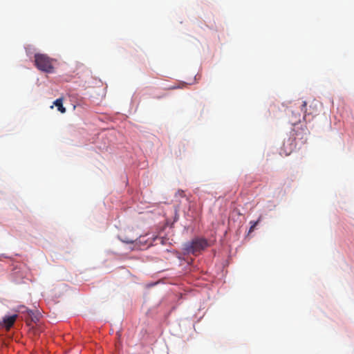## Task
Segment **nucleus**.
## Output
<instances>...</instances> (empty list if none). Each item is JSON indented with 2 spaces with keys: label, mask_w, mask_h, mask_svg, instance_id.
Returning <instances> with one entry per match:
<instances>
[{
  "label": "nucleus",
  "mask_w": 354,
  "mask_h": 354,
  "mask_svg": "<svg viewBox=\"0 0 354 354\" xmlns=\"http://www.w3.org/2000/svg\"><path fill=\"white\" fill-rule=\"evenodd\" d=\"M259 221H250L251 226L255 227L258 224Z\"/></svg>",
  "instance_id": "nucleus-9"
},
{
  "label": "nucleus",
  "mask_w": 354,
  "mask_h": 354,
  "mask_svg": "<svg viewBox=\"0 0 354 354\" xmlns=\"http://www.w3.org/2000/svg\"><path fill=\"white\" fill-rule=\"evenodd\" d=\"M255 227H252V226H250V228L249 230V233H251L254 230Z\"/></svg>",
  "instance_id": "nucleus-10"
},
{
  "label": "nucleus",
  "mask_w": 354,
  "mask_h": 354,
  "mask_svg": "<svg viewBox=\"0 0 354 354\" xmlns=\"http://www.w3.org/2000/svg\"><path fill=\"white\" fill-rule=\"evenodd\" d=\"M53 104L57 108L58 111L62 113H64L66 112V109L63 106V99L62 97L57 99Z\"/></svg>",
  "instance_id": "nucleus-4"
},
{
  "label": "nucleus",
  "mask_w": 354,
  "mask_h": 354,
  "mask_svg": "<svg viewBox=\"0 0 354 354\" xmlns=\"http://www.w3.org/2000/svg\"><path fill=\"white\" fill-rule=\"evenodd\" d=\"M54 60L45 54L35 55V64L37 68L44 72L51 73L54 71Z\"/></svg>",
  "instance_id": "nucleus-1"
},
{
  "label": "nucleus",
  "mask_w": 354,
  "mask_h": 354,
  "mask_svg": "<svg viewBox=\"0 0 354 354\" xmlns=\"http://www.w3.org/2000/svg\"><path fill=\"white\" fill-rule=\"evenodd\" d=\"M17 318V315H13L11 316H6L3 318L4 326L7 330H10V328L13 326Z\"/></svg>",
  "instance_id": "nucleus-3"
},
{
  "label": "nucleus",
  "mask_w": 354,
  "mask_h": 354,
  "mask_svg": "<svg viewBox=\"0 0 354 354\" xmlns=\"http://www.w3.org/2000/svg\"><path fill=\"white\" fill-rule=\"evenodd\" d=\"M207 241L204 239H195L185 244L184 250L187 254H197L207 247Z\"/></svg>",
  "instance_id": "nucleus-2"
},
{
  "label": "nucleus",
  "mask_w": 354,
  "mask_h": 354,
  "mask_svg": "<svg viewBox=\"0 0 354 354\" xmlns=\"http://www.w3.org/2000/svg\"><path fill=\"white\" fill-rule=\"evenodd\" d=\"M306 105H307V103L306 101H304L303 102V104L301 105V111H303L304 113H306Z\"/></svg>",
  "instance_id": "nucleus-7"
},
{
  "label": "nucleus",
  "mask_w": 354,
  "mask_h": 354,
  "mask_svg": "<svg viewBox=\"0 0 354 354\" xmlns=\"http://www.w3.org/2000/svg\"><path fill=\"white\" fill-rule=\"evenodd\" d=\"M175 196H176V197H178V196H179V197H181V198H184V197H185V192H184V191H183V190L178 189V190L176 192V194H175Z\"/></svg>",
  "instance_id": "nucleus-6"
},
{
  "label": "nucleus",
  "mask_w": 354,
  "mask_h": 354,
  "mask_svg": "<svg viewBox=\"0 0 354 354\" xmlns=\"http://www.w3.org/2000/svg\"><path fill=\"white\" fill-rule=\"evenodd\" d=\"M136 240V239H126L125 240H124L123 241L127 243H134V241Z\"/></svg>",
  "instance_id": "nucleus-8"
},
{
  "label": "nucleus",
  "mask_w": 354,
  "mask_h": 354,
  "mask_svg": "<svg viewBox=\"0 0 354 354\" xmlns=\"http://www.w3.org/2000/svg\"><path fill=\"white\" fill-rule=\"evenodd\" d=\"M27 313H28V315L30 316V317L31 318V321L33 322H37V321H39V318L37 317V315H35L33 313L32 310H27Z\"/></svg>",
  "instance_id": "nucleus-5"
}]
</instances>
